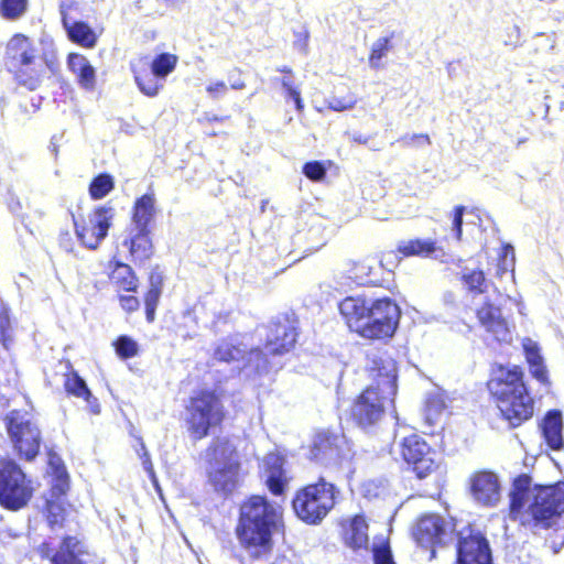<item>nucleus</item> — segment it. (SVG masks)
I'll use <instances>...</instances> for the list:
<instances>
[{
	"label": "nucleus",
	"instance_id": "obj_1",
	"mask_svg": "<svg viewBox=\"0 0 564 564\" xmlns=\"http://www.w3.org/2000/svg\"><path fill=\"white\" fill-rule=\"evenodd\" d=\"M283 530V508L278 502L253 495L241 503L236 535L250 558L269 560L274 547L273 536Z\"/></svg>",
	"mask_w": 564,
	"mask_h": 564
},
{
	"label": "nucleus",
	"instance_id": "obj_2",
	"mask_svg": "<svg viewBox=\"0 0 564 564\" xmlns=\"http://www.w3.org/2000/svg\"><path fill=\"white\" fill-rule=\"evenodd\" d=\"M367 371L372 383L351 406L352 420L364 430L376 425L381 420L386 402L393 403L398 390L397 365L387 352L369 354Z\"/></svg>",
	"mask_w": 564,
	"mask_h": 564
},
{
	"label": "nucleus",
	"instance_id": "obj_3",
	"mask_svg": "<svg viewBox=\"0 0 564 564\" xmlns=\"http://www.w3.org/2000/svg\"><path fill=\"white\" fill-rule=\"evenodd\" d=\"M488 389L510 427H518L532 417L534 401L523 382L521 368H501L499 373L489 380Z\"/></svg>",
	"mask_w": 564,
	"mask_h": 564
},
{
	"label": "nucleus",
	"instance_id": "obj_4",
	"mask_svg": "<svg viewBox=\"0 0 564 564\" xmlns=\"http://www.w3.org/2000/svg\"><path fill=\"white\" fill-rule=\"evenodd\" d=\"M4 64L18 85L29 90H35L45 72L43 58L37 55L33 41L18 33L7 43Z\"/></svg>",
	"mask_w": 564,
	"mask_h": 564
},
{
	"label": "nucleus",
	"instance_id": "obj_5",
	"mask_svg": "<svg viewBox=\"0 0 564 564\" xmlns=\"http://www.w3.org/2000/svg\"><path fill=\"white\" fill-rule=\"evenodd\" d=\"M338 495L336 486L321 477L316 484L308 485L296 494L292 502L293 509L301 520L316 524L334 508Z\"/></svg>",
	"mask_w": 564,
	"mask_h": 564
},
{
	"label": "nucleus",
	"instance_id": "obj_6",
	"mask_svg": "<svg viewBox=\"0 0 564 564\" xmlns=\"http://www.w3.org/2000/svg\"><path fill=\"white\" fill-rule=\"evenodd\" d=\"M7 433L20 458L33 460L41 447L42 436L37 423L28 411L12 410L4 417Z\"/></svg>",
	"mask_w": 564,
	"mask_h": 564
},
{
	"label": "nucleus",
	"instance_id": "obj_7",
	"mask_svg": "<svg viewBox=\"0 0 564 564\" xmlns=\"http://www.w3.org/2000/svg\"><path fill=\"white\" fill-rule=\"evenodd\" d=\"M187 411L188 432L195 441L206 437L209 430L219 425L225 416L220 399L210 391H200L191 398Z\"/></svg>",
	"mask_w": 564,
	"mask_h": 564
},
{
	"label": "nucleus",
	"instance_id": "obj_8",
	"mask_svg": "<svg viewBox=\"0 0 564 564\" xmlns=\"http://www.w3.org/2000/svg\"><path fill=\"white\" fill-rule=\"evenodd\" d=\"M33 495L30 480L11 459H0V505L17 511L28 505Z\"/></svg>",
	"mask_w": 564,
	"mask_h": 564
},
{
	"label": "nucleus",
	"instance_id": "obj_9",
	"mask_svg": "<svg viewBox=\"0 0 564 564\" xmlns=\"http://www.w3.org/2000/svg\"><path fill=\"white\" fill-rule=\"evenodd\" d=\"M213 359L226 364H237L238 370L251 368L258 373L267 371L269 364L261 349H248L238 336L218 340L214 348Z\"/></svg>",
	"mask_w": 564,
	"mask_h": 564
},
{
	"label": "nucleus",
	"instance_id": "obj_10",
	"mask_svg": "<svg viewBox=\"0 0 564 564\" xmlns=\"http://www.w3.org/2000/svg\"><path fill=\"white\" fill-rule=\"evenodd\" d=\"M400 316V308L392 300L383 297L371 301L359 335L367 339L390 338L397 330Z\"/></svg>",
	"mask_w": 564,
	"mask_h": 564
},
{
	"label": "nucleus",
	"instance_id": "obj_11",
	"mask_svg": "<svg viewBox=\"0 0 564 564\" xmlns=\"http://www.w3.org/2000/svg\"><path fill=\"white\" fill-rule=\"evenodd\" d=\"M528 512L534 527L547 529L553 525L564 513V484L538 489Z\"/></svg>",
	"mask_w": 564,
	"mask_h": 564
},
{
	"label": "nucleus",
	"instance_id": "obj_12",
	"mask_svg": "<svg viewBox=\"0 0 564 564\" xmlns=\"http://www.w3.org/2000/svg\"><path fill=\"white\" fill-rule=\"evenodd\" d=\"M413 538L417 545L429 550V560L436 555V546H443L454 539V524L452 521L436 513L422 516L414 529Z\"/></svg>",
	"mask_w": 564,
	"mask_h": 564
},
{
	"label": "nucleus",
	"instance_id": "obj_13",
	"mask_svg": "<svg viewBox=\"0 0 564 564\" xmlns=\"http://www.w3.org/2000/svg\"><path fill=\"white\" fill-rule=\"evenodd\" d=\"M312 458L324 466H341L350 462L354 452L344 434L323 431L316 434L311 448Z\"/></svg>",
	"mask_w": 564,
	"mask_h": 564
},
{
	"label": "nucleus",
	"instance_id": "obj_14",
	"mask_svg": "<svg viewBox=\"0 0 564 564\" xmlns=\"http://www.w3.org/2000/svg\"><path fill=\"white\" fill-rule=\"evenodd\" d=\"M115 214L112 206L102 205L89 213L82 225L75 221L76 235L82 243L89 249H96L107 237Z\"/></svg>",
	"mask_w": 564,
	"mask_h": 564
},
{
	"label": "nucleus",
	"instance_id": "obj_15",
	"mask_svg": "<svg viewBox=\"0 0 564 564\" xmlns=\"http://www.w3.org/2000/svg\"><path fill=\"white\" fill-rule=\"evenodd\" d=\"M400 453L420 479L425 478L436 468L430 446L416 434L403 438L400 444Z\"/></svg>",
	"mask_w": 564,
	"mask_h": 564
},
{
	"label": "nucleus",
	"instance_id": "obj_16",
	"mask_svg": "<svg viewBox=\"0 0 564 564\" xmlns=\"http://www.w3.org/2000/svg\"><path fill=\"white\" fill-rule=\"evenodd\" d=\"M265 330L264 357L268 355H282L288 352L296 341V328L286 316H279L272 319Z\"/></svg>",
	"mask_w": 564,
	"mask_h": 564
},
{
	"label": "nucleus",
	"instance_id": "obj_17",
	"mask_svg": "<svg viewBox=\"0 0 564 564\" xmlns=\"http://www.w3.org/2000/svg\"><path fill=\"white\" fill-rule=\"evenodd\" d=\"M469 492L477 505L495 507L501 497L498 476L489 470L474 473L469 478Z\"/></svg>",
	"mask_w": 564,
	"mask_h": 564
},
{
	"label": "nucleus",
	"instance_id": "obj_18",
	"mask_svg": "<svg viewBox=\"0 0 564 564\" xmlns=\"http://www.w3.org/2000/svg\"><path fill=\"white\" fill-rule=\"evenodd\" d=\"M477 318L485 330L492 335L499 343H510L512 333L507 319L502 316L499 305L488 296L484 303L476 310Z\"/></svg>",
	"mask_w": 564,
	"mask_h": 564
},
{
	"label": "nucleus",
	"instance_id": "obj_19",
	"mask_svg": "<svg viewBox=\"0 0 564 564\" xmlns=\"http://www.w3.org/2000/svg\"><path fill=\"white\" fill-rule=\"evenodd\" d=\"M456 564H492L488 540L480 533L460 535L457 544Z\"/></svg>",
	"mask_w": 564,
	"mask_h": 564
},
{
	"label": "nucleus",
	"instance_id": "obj_20",
	"mask_svg": "<svg viewBox=\"0 0 564 564\" xmlns=\"http://www.w3.org/2000/svg\"><path fill=\"white\" fill-rule=\"evenodd\" d=\"M371 301L362 296H347L339 303V312L352 332L359 334L370 310Z\"/></svg>",
	"mask_w": 564,
	"mask_h": 564
},
{
	"label": "nucleus",
	"instance_id": "obj_21",
	"mask_svg": "<svg viewBox=\"0 0 564 564\" xmlns=\"http://www.w3.org/2000/svg\"><path fill=\"white\" fill-rule=\"evenodd\" d=\"M208 468L239 465L236 446L227 437H216L205 452Z\"/></svg>",
	"mask_w": 564,
	"mask_h": 564
},
{
	"label": "nucleus",
	"instance_id": "obj_22",
	"mask_svg": "<svg viewBox=\"0 0 564 564\" xmlns=\"http://www.w3.org/2000/svg\"><path fill=\"white\" fill-rule=\"evenodd\" d=\"M283 465V457L275 453L268 454L263 459L265 484L274 496H281L288 482Z\"/></svg>",
	"mask_w": 564,
	"mask_h": 564
},
{
	"label": "nucleus",
	"instance_id": "obj_23",
	"mask_svg": "<svg viewBox=\"0 0 564 564\" xmlns=\"http://www.w3.org/2000/svg\"><path fill=\"white\" fill-rule=\"evenodd\" d=\"M62 24L68 39L83 47L93 48L97 44L98 35L84 21H70L64 7H61Z\"/></svg>",
	"mask_w": 564,
	"mask_h": 564
},
{
	"label": "nucleus",
	"instance_id": "obj_24",
	"mask_svg": "<svg viewBox=\"0 0 564 564\" xmlns=\"http://www.w3.org/2000/svg\"><path fill=\"white\" fill-rule=\"evenodd\" d=\"M150 229L129 228L123 245L128 247L134 261L143 262L153 254V245Z\"/></svg>",
	"mask_w": 564,
	"mask_h": 564
},
{
	"label": "nucleus",
	"instance_id": "obj_25",
	"mask_svg": "<svg viewBox=\"0 0 564 564\" xmlns=\"http://www.w3.org/2000/svg\"><path fill=\"white\" fill-rule=\"evenodd\" d=\"M541 430L543 438L551 449L560 451L563 447V419L561 411H549L543 419Z\"/></svg>",
	"mask_w": 564,
	"mask_h": 564
},
{
	"label": "nucleus",
	"instance_id": "obj_26",
	"mask_svg": "<svg viewBox=\"0 0 564 564\" xmlns=\"http://www.w3.org/2000/svg\"><path fill=\"white\" fill-rule=\"evenodd\" d=\"M239 473L240 464L208 468L210 484L217 491H221L224 494H230L236 489L239 481Z\"/></svg>",
	"mask_w": 564,
	"mask_h": 564
},
{
	"label": "nucleus",
	"instance_id": "obj_27",
	"mask_svg": "<svg viewBox=\"0 0 564 564\" xmlns=\"http://www.w3.org/2000/svg\"><path fill=\"white\" fill-rule=\"evenodd\" d=\"M155 216V198L153 194H144L138 198L133 206L131 225L129 228L150 229Z\"/></svg>",
	"mask_w": 564,
	"mask_h": 564
},
{
	"label": "nucleus",
	"instance_id": "obj_28",
	"mask_svg": "<svg viewBox=\"0 0 564 564\" xmlns=\"http://www.w3.org/2000/svg\"><path fill=\"white\" fill-rule=\"evenodd\" d=\"M82 543L73 536H66L62 541L59 549L53 554V564H84Z\"/></svg>",
	"mask_w": 564,
	"mask_h": 564
},
{
	"label": "nucleus",
	"instance_id": "obj_29",
	"mask_svg": "<svg viewBox=\"0 0 564 564\" xmlns=\"http://www.w3.org/2000/svg\"><path fill=\"white\" fill-rule=\"evenodd\" d=\"M67 64L69 69L78 78L82 87L85 89H93L95 87V68L84 55L70 53L67 58Z\"/></svg>",
	"mask_w": 564,
	"mask_h": 564
},
{
	"label": "nucleus",
	"instance_id": "obj_30",
	"mask_svg": "<svg viewBox=\"0 0 564 564\" xmlns=\"http://www.w3.org/2000/svg\"><path fill=\"white\" fill-rule=\"evenodd\" d=\"M65 389L69 394L83 398L87 402L91 413L98 414L100 412V405L97 399L91 394L86 381L76 372L67 376L65 380Z\"/></svg>",
	"mask_w": 564,
	"mask_h": 564
},
{
	"label": "nucleus",
	"instance_id": "obj_31",
	"mask_svg": "<svg viewBox=\"0 0 564 564\" xmlns=\"http://www.w3.org/2000/svg\"><path fill=\"white\" fill-rule=\"evenodd\" d=\"M531 478L528 475H520L512 484L510 492V513L516 518L524 508L530 496Z\"/></svg>",
	"mask_w": 564,
	"mask_h": 564
},
{
	"label": "nucleus",
	"instance_id": "obj_32",
	"mask_svg": "<svg viewBox=\"0 0 564 564\" xmlns=\"http://www.w3.org/2000/svg\"><path fill=\"white\" fill-rule=\"evenodd\" d=\"M345 542L352 549L367 547L369 542L368 524L364 516H356L351 519L345 531Z\"/></svg>",
	"mask_w": 564,
	"mask_h": 564
},
{
	"label": "nucleus",
	"instance_id": "obj_33",
	"mask_svg": "<svg viewBox=\"0 0 564 564\" xmlns=\"http://www.w3.org/2000/svg\"><path fill=\"white\" fill-rule=\"evenodd\" d=\"M398 251L404 257H431L437 251L435 241L430 239L403 240L398 245Z\"/></svg>",
	"mask_w": 564,
	"mask_h": 564
},
{
	"label": "nucleus",
	"instance_id": "obj_34",
	"mask_svg": "<svg viewBox=\"0 0 564 564\" xmlns=\"http://www.w3.org/2000/svg\"><path fill=\"white\" fill-rule=\"evenodd\" d=\"M524 350L532 377L543 384H549L547 370L544 366L543 358L539 352L538 346L532 343L525 344Z\"/></svg>",
	"mask_w": 564,
	"mask_h": 564
},
{
	"label": "nucleus",
	"instance_id": "obj_35",
	"mask_svg": "<svg viewBox=\"0 0 564 564\" xmlns=\"http://www.w3.org/2000/svg\"><path fill=\"white\" fill-rule=\"evenodd\" d=\"M460 281L466 290L473 294H485L489 283L480 269L464 268L460 272Z\"/></svg>",
	"mask_w": 564,
	"mask_h": 564
},
{
	"label": "nucleus",
	"instance_id": "obj_36",
	"mask_svg": "<svg viewBox=\"0 0 564 564\" xmlns=\"http://www.w3.org/2000/svg\"><path fill=\"white\" fill-rule=\"evenodd\" d=\"M110 280L121 290L123 291H135L137 289V278L130 265L124 263H116L111 274Z\"/></svg>",
	"mask_w": 564,
	"mask_h": 564
},
{
	"label": "nucleus",
	"instance_id": "obj_37",
	"mask_svg": "<svg viewBox=\"0 0 564 564\" xmlns=\"http://www.w3.org/2000/svg\"><path fill=\"white\" fill-rule=\"evenodd\" d=\"M115 187V180L108 173H100L95 176L89 184V195L93 199L106 197Z\"/></svg>",
	"mask_w": 564,
	"mask_h": 564
},
{
	"label": "nucleus",
	"instance_id": "obj_38",
	"mask_svg": "<svg viewBox=\"0 0 564 564\" xmlns=\"http://www.w3.org/2000/svg\"><path fill=\"white\" fill-rule=\"evenodd\" d=\"M177 56L170 53H161L152 61L151 72L161 80L171 74L177 64Z\"/></svg>",
	"mask_w": 564,
	"mask_h": 564
},
{
	"label": "nucleus",
	"instance_id": "obj_39",
	"mask_svg": "<svg viewBox=\"0 0 564 564\" xmlns=\"http://www.w3.org/2000/svg\"><path fill=\"white\" fill-rule=\"evenodd\" d=\"M393 37V33L390 36L379 37L376 42H373L371 47V53L369 56V65L373 69H379L383 67L381 63L382 58L388 54V52L392 48L391 39Z\"/></svg>",
	"mask_w": 564,
	"mask_h": 564
},
{
	"label": "nucleus",
	"instance_id": "obj_40",
	"mask_svg": "<svg viewBox=\"0 0 564 564\" xmlns=\"http://www.w3.org/2000/svg\"><path fill=\"white\" fill-rule=\"evenodd\" d=\"M161 78H158L153 75V73H135L134 72V80L142 94L148 97H154L159 94L160 89L163 87V84L160 83Z\"/></svg>",
	"mask_w": 564,
	"mask_h": 564
},
{
	"label": "nucleus",
	"instance_id": "obj_41",
	"mask_svg": "<svg viewBox=\"0 0 564 564\" xmlns=\"http://www.w3.org/2000/svg\"><path fill=\"white\" fill-rule=\"evenodd\" d=\"M28 8V0H1L0 12L7 20L21 18Z\"/></svg>",
	"mask_w": 564,
	"mask_h": 564
},
{
	"label": "nucleus",
	"instance_id": "obj_42",
	"mask_svg": "<svg viewBox=\"0 0 564 564\" xmlns=\"http://www.w3.org/2000/svg\"><path fill=\"white\" fill-rule=\"evenodd\" d=\"M10 311L7 304L0 301V341L6 349L12 343V325L10 319Z\"/></svg>",
	"mask_w": 564,
	"mask_h": 564
},
{
	"label": "nucleus",
	"instance_id": "obj_43",
	"mask_svg": "<svg viewBox=\"0 0 564 564\" xmlns=\"http://www.w3.org/2000/svg\"><path fill=\"white\" fill-rule=\"evenodd\" d=\"M445 409V402L441 394L431 393L425 401V419L430 424L435 423Z\"/></svg>",
	"mask_w": 564,
	"mask_h": 564
},
{
	"label": "nucleus",
	"instance_id": "obj_44",
	"mask_svg": "<svg viewBox=\"0 0 564 564\" xmlns=\"http://www.w3.org/2000/svg\"><path fill=\"white\" fill-rule=\"evenodd\" d=\"M117 355L121 359H129L138 354L139 346L135 340L127 335L119 336L113 343Z\"/></svg>",
	"mask_w": 564,
	"mask_h": 564
},
{
	"label": "nucleus",
	"instance_id": "obj_45",
	"mask_svg": "<svg viewBox=\"0 0 564 564\" xmlns=\"http://www.w3.org/2000/svg\"><path fill=\"white\" fill-rule=\"evenodd\" d=\"M303 174L313 182H319L325 178L327 169L321 161H311L303 165Z\"/></svg>",
	"mask_w": 564,
	"mask_h": 564
},
{
	"label": "nucleus",
	"instance_id": "obj_46",
	"mask_svg": "<svg viewBox=\"0 0 564 564\" xmlns=\"http://www.w3.org/2000/svg\"><path fill=\"white\" fill-rule=\"evenodd\" d=\"M357 100L352 95L345 97L332 96L327 99L328 108L335 111H344L351 109L356 105Z\"/></svg>",
	"mask_w": 564,
	"mask_h": 564
},
{
	"label": "nucleus",
	"instance_id": "obj_47",
	"mask_svg": "<svg viewBox=\"0 0 564 564\" xmlns=\"http://www.w3.org/2000/svg\"><path fill=\"white\" fill-rule=\"evenodd\" d=\"M63 509L61 506L50 502L47 505V521L51 527L57 525L63 521Z\"/></svg>",
	"mask_w": 564,
	"mask_h": 564
},
{
	"label": "nucleus",
	"instance_id": "obj_48",
	"mask_svg": "<svg viewBox=\"0 0 564 564\" xmlns=\"http://www.w3.org/2000/svg\"><path fill=\"white\" fill-rule=\"evenodd\" d=\"M465 213L464 206H456L454 210V217H453V231L455 232L456 239L460 240L462 234H463V217Z\"/></svg>",
	"mask_w": 564,
	"mask_h": 564
},
{
	"label": "nucleus",
	"instance_id": "obj_49",
	"mask_svg": "<svg viewBox=\"0 0 564 564\" xmlns=\"http://www.w3.org/2000/svg\"><path fill=\"white\" fill-rule=\"evenodd\" d=\"M281 85L286 93V96L295 101L296 97H301L300 90L295 87L292 76H285L281 80Z\"/></svg>",
	"mask_w": 564,
	"mask_h": 564
},
{
	"label": "nucleus",
	"instance_id": "obj_50",
	"mask_svg": "<svg viewBox=\"0 0 564 564\" xmlns=\"http://www.w3.org/2000/svg\"><path fill=\"white\" fill-rule=\"evenodd\" d=\"M206 91L212 98L218 99L227 93V86L224 82H216L214 84L208 85L206 87Z\"/></svg>",
	"mask_w": 564,
	"mask_h": 564
},
{
	"label": "nucleus",
	"instance_id": "obj_51",
	"mask_svg": "<svg viewBox=\"0 0 564 564\" xmlns=\"http://www.w3.org/2000/svg\"><path fill=\"white\" fill-rule=\"evenodd\" d=\"M120 305L121 307L131 313L139 308V300L133 295H122L120 296Z\"/></svg>",
	"mask_w": 564,
	"mask_h": 564
},
{
	"label": "nucleus",
	"instance_id": "obj_52",
	"mask_svg": "<svg viewBox=\"0 0 564 564\" xmlns=\"http://www.w3.org/2000/svg\"><path fill=\"white\" fill-rule=\"evenodd\" d=\"M399 142H402L404 145H412L415 142H423L429 144L430 138L426 134H405L399 140Z\"/></svg>",
	"mask_w": 564,
	"mask_h": 564
},
{
	"label": "nucleus",
	"instance_id": "obj_53",
	"mask_svg": "<svg viewBox=\"0 0 564 564\" xmlns=\"http://www.w3.org/2000/svg\"><path fill=\"white\" fill-rule=\"evenodd\" d=\"M161 292L162 290L159 289H149L144 299L145 307H156L159 304Z\"/></svg>",
	"mask_w": 564,
	"mask_h": 564
},
{
	"label": "nucleus",
	"instance_id": "obj_54",
	"mask_svg": "<svg viewBox=\"0 0 564 564\" xmlns=\"http://www.w3.org/2000/svg\"><path fill=\"white\" fill-rule=\"evenodd\" d=\"M7 204H8V208L10 209V212L12 214L19 215L20 212L22 210V204H21L20 199L11 191L8 192Z\"/></svg>",
	"mask_w": 564,
	"mask_h": 564
},
{
	"label": "nucleus",
	"instance_id": "obj_55",
	"mask_svg": "<svg viewBox=\"0 0 564 564\" xmlns=\"http://www.w3.org/2000/svg\"><path fill=\"white\" fill-rule=\"evenodd\" d=\"M508 40L505 41L506 45L517 46L520 41V29L517 25L509 28Z\"/></svg>",
	"mask_w": 564,
	"mask_h": 564
},
{
	"label": "nucleus",
	"instance_id": "obj_56",
	"mask_svg": "<svg viewBox=\"0 0 564 564\" xmlns=\"http://www.w3.org/2000/svg\"><path fill=\"white\" fill-rule=\"evenodd\" d=\"M141 449H142L141 458H142L143 468L149 473H153L152 462H151L150 455L145 448L144 443H141Z\"/></svg>",
	"mask_w": 564,
	"mask_h": 564
},
{
	"label": "nucleus",
	"instance_id": "obj_57",
	"mask_svg": "<svg viewBox=\"0 0 564 564\" xmlns=\"http://www.w3.org/2000/svg\"><path fill=\"white\" fill-rule=\"evenodd\" d=\"M375 563L376 564H394L391 555L386 552H376L375 553Z\"/></svg>",
	"mask_w": 564,
	"mask_h": 564
},
{
	"label": "nucleus",
	"instance_id": "obj_58",
	"mask_svg": "<svg viewBox=\"0 0 564 564\" xmlns=\"http://www.w3.org/2000/svg\"><path fill=\"white\" fill-rule=\"evenodd\" d=\"M235 73H238V70L235 69L234 72L229 73V76H228L231 88L236 89V90L243 89L246 87L245 82L241 80L240 78H234Z\"/></svg>",
	"mask_w": 564,
	"mask_h": 564
},
{
	"label": "nucleus",
	"instance_id": "obj_59",
	"mask_svg": "<svg viewBox=\"0 0 564 564\" xmlns=\"http://www.w3.org/2000/svg\"><path fill=\"white\" fill-rule=\"evenodd\" d=\"M162 275L156 272H152L150 275V289H162Z\"/></svg>",
	"mask_w": 564,
	"mask_h": 564
},
{
	"label": "nucleus",
	"instance_id": "obj_60",
	"mask_svg": "<svg viewBox=\"0 0 564 564\" xmlns=\"http://www.w3.org/2000/svg\"><path fill=\"white\" fill-rule=\"evenodd\" d=\"M455 300V294L453 292H446L443 295V301L446 305L454 306Z\"/></svg>",
	"mask_w": 564,
	"mask_h": 564
},
{
	"label": "nucleus",
	"instance_id": "obj_61",
	"mask_svg": "<svg viewBox=\"0 0 564 564\" xmlns=\"http://www.w3.org/2000/svg\"><path fill=\"white\" fill-rule=\"evenodd\" d=\"M155 310L156 307H145V315L148 322H153L155 317Z\"/></svg>",
	"mask_w": 564,
	"mask_h": 564
},
{
	"label": "nucleus",
	"instance_id": "obj_62",
	"mask_svg": "<svg viewBox=\"0 0 564 564\" xmlns=\"http://www.w3.org/2000/svg\"><path fill=\"white\" fill-rule=\"evenodd\" d=\"M48 148H50L51 152L56 156L57 152H58V145H57V142H56V137H53L51 139V143H50Z\"/></svg>",
	"mask_w": 564,
	"mask_h": 564
},
{
	"label": "nucleus",
	"instance_id": "obj_63",
	"mask_svg": "<svg viewBox=\"0 0 564 564\" xmlns=\"http://www.w3.org/2000/svg\"><path fill=\"white\" fill-rule=\"evenodd\" d=\"M509 254L512 257V260H513L514 259L513 247L511 245H506L503 247V256H505V258H507Z\"/></svg>",
	"mask_w": 564,
	"mask_h": 564
},
{
	"label": "nucleus",
	"instance_id": "obj_64",
	"mask_svg": "<svg viewBox=\"0 0 564 564\" xmlns=\"http://www.w3.org/2000/svg\"><path fill=\"white\" fill-rule=\"evenodd\" d=\"M352 140L360 144H366L368 141V138L362 134H354Z\"/></svg>",
	"mask_w": 564,
	"mask_h": 564
}]
</instances>
